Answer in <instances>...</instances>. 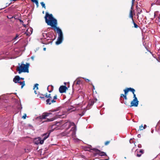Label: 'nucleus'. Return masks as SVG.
Listing matches in <instances>:
<instances>
[{"instance_id":"55","label":"nucleus","mask_w":160,"mask_h":160,"mask_svg":"<svg viewBox=\"0 0 160 160\" xmlns=\"http://www.w3.org/2000/svg\"><path fill=\"white\" fill-rule=\"evenodd\" d=\"M44 13V12L43 11V13Z\"/></svg>"},{"instance_id":"37","label":"nucleus","mask_w":160,"mask_h":160,"mask_svg":"<svg viewBox=\"0 0 160 160\" xmlns=\"http://www.w3.org/2000/svg\"><path fill=\"white\" fill-rule=\"evenodd\" d=\"M90 84H91L92 86V87H93V89H95V87L93 85V84H92V83H90Z\"/></svg>"},{"instance_id":"13","label":"nucleus","mask_w":160,"mask_h":160,"mask_svg":"<svg viewBox=\"0 0 160 160\" xmlns=\"http://www.w3.org/2000/svg\"><path fill=\"white\" fill-rule=\"evenodd\" d=\"M50 133V132H48L47 133L43 134L42 136H43L44 138L42 139V140H43V141L49 137Z\"/></svg>"},{"instance_id":"52","label":"nucleus","mask_w":160,"mask_h":160,"mask_svg":"<svg viewBox=\"0 0 160 160\" xmlns=\"http://www.w3.org/2000/svg\"><path fill=\"white\" fill-rule=\"evenodd\" d=\"M52 112H53V111H56V110H54V111H52Z\"/></svg>"},{"instance_id":"21","label":"nucleus","mask_w":160,"mask_h":160,"mask_svg":"<svg viewBox=\"0 0 160 160\" xmlns=\"http://www.w3.org/2000/svg\"><path fill=\"white\" fill-rule=\"evenodd\" d=\"M55 118H50V119L48 118V119H47V120H46L44 121H43V122H46L52 121L53 120H55Z\"/></svg>"},{"instance_id":"2","label":"nucleus","mask_w":160,"mask_h":160,"mask_svg":"<svg viewBox=\"0 0 160 160\" xmlns=\"http://www.w3.org/2000/svg\"><path fill=\"white\" fill-rule=\"evenodd\" d=\"M18 65L16 68V70L18 72L19 74H20L22 72H29V67L30 64L29 63H26V64L22 63L21 64L18 63Z\"/></svg>"},{"instance_id":"35","label":"nucleus","mask_w":160,"mask_h":160,"mask_svg":"<svg viewBox=\"0 0 160 160\" xmlns=\"http://www.w3.org/2000/svg\"><path fill=\"white\" fill-rule=\"evenodd\" d=\"M57 99V95H56L55 96H54L53 97V99L54 100L55 99Z\"/></svg>"},{"instance_id":"43","label":"nucleus","mask_w":160,"mask_h":160,"mask_svg":"<svg viewBox=\"0 0 160 160\" xmlns=\"http://www.w3.org/2000/svg\"><path fill=\"white\" fill-rule=\"evenodd\" d=\"M138 147L139 148H141V145H140V144L138 145Z\"/></svg>"},{"instance_id":"41","label":"nucleus","mask_w":160,"mask_h":160,"mask_svg":"<svg viewBox=\"0 0 160 160\" xmlns=\"http://www.w3.org/2000/svg\"><path fill=\"white\" fill-rule=\"evenodd\" d=\"M150 56H151V57L152 58V59H154V58L153 57V56L151 55V54H150Z\"/></svg>"},{"instance_id":"34","label":"nucleus","mask_w":160,"mask_h":160,"mask_svg":"<svg viewBox=\"0 0 160 160\" xmlns=\"http://www.w3.org/2000/svg\"><path fill=\"white\" fill-rule=\"evenodd\" d=\"M139 153L141 154V155L143 153V150L142 149H141L139 151Z\"/></svg>"},{"instance_id":"25","label":"nucleus","mask_w":160,"mask_h":160,"mask_svg":"<svg viewBox=\"0 0 160 160\" xmlns=\"http://www.w3.org/2000/svg\"><path fill=\"white\" fill-rule=\"evenodd\" d=\"M45 97L46 98H52V97L51 96V94H49L48 95H47V94H46L45 95Z\"/></svg>"},{"instance_id":"6","label":"nucleus","mask_w":160,"mask_h":160,"mask_svg":"<svg viewBox=\"0 0 160 160\" xmlns=\"http://www.w3.org/2000/svg\"><path fill=\"white\" fill-rule=\"evenodd\" d=\"M138 102L139 101L138 100H136V99H133L131 101L130 105H129L128 104V106H129L130 107H137L138 106Z\"/></svg>"},{"instance_id":"4","label":"nucleus","mask_w":160,"mask_h":160,"mask_svg":"<svg viewBox=\"0 0 160 160\" xmlns=\"http://www.w3.org/2000/svg\"><path fill=\"white\" fill-rule=\"evenodd\" d=\"M91 150L94 151L96 153V154L99 155L100 156H107L105 152L101 151L98 149L93 148L91 149Z\"/></svg>"},{"instance_id":"46","label":"nucleus","mask_w":160,"mask_h":160,"mask_svg":"<svg viewBox=\"0 0 160 160\" xmlns=\"http://www.w3.org/2000/svg\"><path fill=\"white\" fill-rule=\"evenodd\" d=\"M158 18H159V22H160V16H159Z\"/></svg>"},{"instance_id":"1","label":"nucleus","mask_w":160,"mask_h":160,"mask_svg":"<svg viewBox=\"0 0 160 160\" xmlns=\"http://www.w3.org/2000/svg\"><path fill=\"white\" fill-rule=\"evenodd\" d=\"M45 19V22L47 25L53 28V29L55 31H57L58 36L57 41L56 42V44L57 45L60 44L63 40V34L61 30L57 27V20L53 17L52 14H49L47 12H46Z\"/></svg>"},{"instance_id":"32","label":"nucleus","mask_w":160,"mask_h":160,"mask_svg":"<svg viewBox=\"0 0 160 160\" xmlns=\"http://www.w3.org/2000/svg\"><path fill=\"white\" fill-rule=\"evenodd\" d=\"M137 152L138 153L137 154V156L139 157H141L142 155L141 154L139 153L138 152Z\"/></svg>"},{"instance_id":"31","label":"nucleus","mask_w":160,"mask_h":160,"mask_svg":"<svg viewBox=\"0 0 160 160\" xmlns=\"http://www.w3.org/2000/svg\"><path fill=\"white\" fill-rule=\"evenodd\" d=\"M133 94V98L134 99H136V100H138L137 98L136 97V95L135 94V92H134V93H132Z\"/></svg>"},{"instance_id":"10","label":"nucleus","mask_w":160,"mask_h":160,"mask_svg":"<svg viewBox=\"0 0 160 160\" xmlns=\"http://www.w3.org/2000/svg\"><path fill=\"white\" fill-rule=\"evenodd\" d=\"M50 114H51V113H43L42 115L38 117V118L41 119H45L46 117L49 116Z\"/></svg>"},{"instance_id":"17","label":"nucleus","mask_w":160,"mask_h":160,"mask_svg":"<svg viewBox=\"0 0 160 160\" xmlns=\"http://www.w3.org/2000/svg\"><path fill=\"white\" fill-rule=\"evenodd\" d=\"M81 83V82L79 79L76 80L74 82V84H76V85H79Z\"/></svg>"},{"instance_id":"18","label":"nucleus","mask_w":160,"mask_h":160,"mask_svg":"<svg viewBox=\"0 0 160 160\" xmlns=\"http://www.w3.org/2000/svg\"><path fill=\"white\" fill-rule=\"evenodd\" d=\"M97 101L96 99H94V100H92L90 101L89 102V104L90 105V106H92L94 103L95 102Z\"/></svg>"},{"instance_id":"8","label":"nucleus","mask_w":160,"mask_h":160,"mask_svg":"<svg viewBox=\"0 0 160 160\" xmlns=\"http://www.w3.org/2000/svg\"><path fill=\"white\" fill-rule=\"evenodd\" d=\"M67 88L65 86H61L59 89V91L61 93L65 92H66Z\"/></svg>"},{"instance_id":"42","label":"nucleus","mask_w":160,"mask_h":160,"mask_svg":"<svg viewBox=\"0 0 160 160\" xmlns=\"http://www.w3.org/2000/svg\"><path fill=\"white\" fill-rule=\"evenodd\" d=\"M24 79V78L20 77V80H23Z\"/></svg>"},{"instance_id":"7","label":"nucleus","mask_w":160,"mask_h":160,"mask_svg":"<svg viewBox=\"0 0 160 160\" xmlns=\"http://www.w3.org/2000/svg\"><path fill=\"white\" fill-rule=\"evenodd\" d=\"M43 142V140H42L40 137H38L34 140V143L37 145H38L39 144H42Z\"/></svg>"},{"instance_id":"14","label":"nucleus","mask_w":160,"mask_h":160,"mask_svg":"<svg viewBox=\"0 0 160 160\" xmlns=\"http://www.w3.org/2000/svg\"><path fill=\"white\" fill-rule=\"evenodd\" d=\"M32 29L31 28H28L25 32L27 36H29L31 35L32 32Z\"/></svg>"},{"instance_id":"36","label":"nucleus","mask_w":160,"mask_h":160,"mask_svg":"<svg viewBox=\"0 0 160 160\" xmlns=\"http://www.w3.org/2000/svg\"><path fill=\"white\" fill-rule=\"evenodd\" d=\"M57 123H55V124H53V125H52L51 126V128H52L53 127H54V126H56V124Z\"/></svg>"},{"instance_id":"56","label":"nucleus","mask_w":160,"mask_h":160,"mask_svg":"<svg viewBox=\"0 0 160 160\" xmlns=\"http://www.w3.org/2000/svg\"><path fill=\"white\" fill-rule=\"evenodd\" d=\"M121 100L122 101V99H121Z\"/></svg>"},{"instance_id":"33","label":"nucleus","mask_w":160,"mask_h":160,"mask_svg":"<svg viewBox=\"0 0 160 160\" xmlns=\"http://www.w3.org/2000/svg\"><path fill=\"white\" fill-rule=\"evenodd\" d=\"M26 117L27 115L26 114H24V115L22 116V118H23L24 119H26Z\"/></svg>"},{"instance_id":"11","label":"nucleus","mask_w":160,"mask_h":160,"mask_svg":"<svg viewBox=\"0 0 160 160\" xmlns=\"http://www.w3.org/2000/svg\"><path fill=\"white\" fill-rule=\"evenodd\" d=\"M48 99L46 100L47 104H48L50 105L52 103L55 102L56 101L55 100L52 99V98H47Z\"/></svg>"},{"instance_id":"12","label":"nucleus","mask_w":160,"mask_h":160,"mask_svg":"<svg viewBox=\"0 0 160 160\" xmlns=\"http://www.w3.org/2000/svg\"><path fill=\"white\" fill-rule=\"evenodd\" d=\"M13 82L15 83H17L20 81V77L19 76H16L13 79Z\"/></svg>"},{"instance_id":"50","label":"nucleus","mask_w":160,"mask_h":160,"mask_svg":"<svg viewBox=\"0 0 160 160\" xmlns=\"http://www.w3.org/2000/svg\"><path fill=\"white\" fill-rule=\"evenodd\" d=\"M11 1V2H12V3H13V2H12V1Z\"/></svg>"},{"instance_id":"54","label":"nucleus","mask_w":160,"mask_h":160,"mask_svg":"<svg viewBox=\"0 0 160 160\" xmlns=\"http://www.w3.org/2000/svg\"><path fill=\"white\" fill-rule=\"evenodd\" d=\"M51 92V91H49V92Z\"/></svg>"},{"instance_id":"44","label":"nucleus","mask_w":160,"mask_h":160,"mask_svg":"<svg viewBox=\"0 0 160 160\" xmlns=\"http://www.w3.org/2000/svg\"><path fill=\"white\" fill-rule=\"evenodd\" d=\"M22 25H23V26L25 27V28H26V25L25 24H23V23L22 24Z\"/></svg>"},{"instance_id":"47","label":"nucleus","mask_w":160,"mask_h":160,"mask_svg":"<svg viewBox=\"0 0 160 160\" xmlns=\"http://www.w3.org/2000/svg\"><path fill=\"white\" fill-rule=\"evenodd\" d=\"M132 6L133 5H132V6L131 8V10H132V9H133Z\"/></svg>"},{"instance_id":"38","label":"nucleus","mask_w":160,"mask_h":160,"mask_svg":"<svg viewBox=\"0 0 160 160\" xmlns=\"http://www.w3.org/2000/svg\"><path fill=\"white\" fill-rule=\"evenodd\" d=\"M18 20H19L20 22L22 23V24L23 23V21L21 20V19H18Z\"/></svg>"},{"instance_id":"9","label":"nucleus","mask_w":160,"mask_h":160,"mask_svg":"<svg viewBox=\"0 0 160 160\" xmlns=\"http://www.w3.org/2000/svg\"><path fill=\"white\" fill-rule=\"evenodd\" d=\"M123 91H124V93H128L129 91L132 92V93H134V92H135V90L133 88H126Z\"/></svg>"},{"instance_id":"5","label":"nucleus","mask_w":160,"mask_h":160,"mask_svg":"<svg viewBox=\"0 0 160 160\" xmlns=\"http://www.w3.org/2000/svg\"><path fill=\"white\" fill-rule=\"evenodd\" d=\"M128 93H124V94H121L120 95V98H123V99L125 100V101H122L121 102L122 103H124L126 105H128V102H127V100L128 99V98L127 97V95Z\"/></svg>"},{"instance_id":"51","label":"nucleus","mask_w":160,"mask_h":160,"mask_svg":"<svg viewBox=\"0 0 160 160\" xmlns=\"http://www.w3.org/2000/svg\"><path fill=\"white\" fill-rule=\"evenodd\" d=\"M107 67L108 68L109 67V66L108 65H107Z\"/></svg>"},{"instance_id":"30","label":"nucleus","mask_w":160,"mask_h":160,"mask_svg":"<svg viewBox=\"0 0 160 160\" xmlns=\"http://www.w3.org/2000/svg\"><path fill=\"white\" fill-rule=\"evenodd\" d=\"M11 4H12V2H11L10 3H9V4H8V3H6V7H4V8H3L2 9H4V8H6V7H7L8 6H9V5H10Z\"/></svg>"},{"instance_id":"45","label":"nucleus","mask_w":160,"mask_h":160,"mask_svg":"<svg viewBox=\"0 0 160 160\" xmlns=\"http://www.w3.org/2000/svg\"><path fill=\"white\" fill-rule=\"evenodd\" d=\"M132 0V5H133L134 2L135 1V0Z\"/></svg>"},{"instance_id":"48","label":"nucleus","mask_w":160,"mask_h":160,"mask_svg":"<svg viewBox=\"0 0 160 160\" xmlns=\"http://www.w3.org/2000/svg\"><path fill=\"white\" fill-rule=\"evenodd\" d=\"M46 48H43V50L45 51L46 50Z\"/></svg>"},{"instance_id":"23","label":"nucleus","mask_w":160,"mask_h":160,"mask_svg":"<svg viewBox=\"0 0 160 160\" xmlns=\"http://www.w3.org/2000/svg\"><path fill=\"white\" fill-rule=\"evenodd\" d=\"M111 141H106L104 143V145L105 146H107L108 145L110 142Z\"/></svg>"},{"instance_id":"49","label":"nucleus","mask_w":160,"mask_h":160,"mask_svg":"<svg viewBox=\"0 0 160 160\" xmlns=\"http://www.w3.org/2000/svg\"><path fill=\"white\" fill-rule=\"evenodd\" d=\"M31 58H32V59H33V57H31Z\"/></svg>"},{"instance_id":"20","label":"nucleus","mask_w":160,"mask_h":160,"mask_svg":"<svg viewBox=\"0 0 160 160\" xmlns=\"http://www.w3.org/2000/svg\"><path fill=\"white\" fill-rule=\"evenodd\" d=\"M18 83H19L20 85H21V88H22L25 85V82L24 81L22 82H20Z\"/></svg>"},{"instance_id":"15","label":"nucleus","mask_w":160,"mask_h":160,"mask_svg":"<svg viewBox=\"0 0 160 160\" xmlns=\"http://www.w3.org/2000/svg\"><path fill=\"white\" fill-rule=\"evenodd\" d=\"M136 11L137 12V16H138V15L140 14L142 12V10L141 8L138 7V6H136Z\"/></svg>"},{"instance_id":"19","label":"nucleus","mask_w":160,"mask_h":160,"mask_svg":"<svg viewBox=\"0 0 160 160\" xmlns=\"http://www.w3.org/2000/svg\"><path fill=\"white\" fill-rule=\"evenodd\" d=\"M129 17L130 18H131L132 20H133V15L132 14V10H131L129 13Z\"/></svg>"},{"instance_id":"28","label":"nucleus","mask_w":160,"mask_h":160,"mask_svg":"<svg viewBox=\"0 0 160 160\" xmlns=\"http://www.w3.org/2000/svg\"><path fill=\"white\" fill-rule=\"evenodd\" d=\"M19 36V35H18V34H17L16 35V36L15 37H14L12 39L13 40H16L18 38V37Z\"/></svg>"},{"instance_id":"53","label":"nucleus","mask_w":160,"mask_h":160,"mask_svg":"<svg viewBox=\"0 0 160 160\" xmlns=\"http://www.w3.org/2000/svg\"><path fill=\"white\" fill-rule=\"evenodd\" d=\"M140 134H138V136H140Z\"/></svg>"},{"instance_id":"16","label":"nucleus","mask_w":160,"mask_h":160,"mask_svg":"<svg viewBox=\"0 0 160 160\" xmlns=\"http://www.w3.org/2000/svg\"><path fill=\"white\" fill-rule=\"evenodd\" d=\"M38 84L36 83V84L34 86L33 89L34 90V92L36 94H37L38 92L36 90H37L38 89Z\"/></svg>"},{"instance_id":"40","label":"nucleus","mask_w":160,"mask_h":160,"mask_svg":"<svg viewBox=\"0 0 160 160\" xmlns=\"http://www.w3.org/2000/svg\"><path fill=\"white\" fill-rule=\"evenodd\" d=\"M147 126L146 125H144V126L143 127V128L144 129H145L146 128Z\"/></svg>"},{"instance_id":"3","label":"nucleus","mask_w":160,"mask_h":160,"mask_svg":"<svg viewBox=\"0 0 160 160\" xmlns=\"http://www.w3.org/2000/svg\"><path fill=\"white\" fill-rule=\"evenodd\" d=\"M66 123H68L69 124V126L68 128H69L71 126H74L72 128L70 132H72L71 134L72 135V136H73L75 135L76 134V126H75L74 123L67 122Z\"/></svg>"},{"instance_id":"27","label":"nucleus","mask_w":160,"mask_h":160,"mask_svg":"<svg viewBox=\"0 0 160 160\" xmlns=\"http://www.w3.org/2000/svg\"><path fill=\"white\" fill-rule=\"evenodd\" d=\"M16 15H14L12 17H11V18H8V16L7 18L9 19H11L13 18H15V19H17V18H16Z\"/></svg>"},{"instance_id":"29","label":"nucleus","mask_w":160,"mask_h":160,"mask_svg":"<svg viewBox=\"0 0 160 160\" xmlns=\"http://www.w3.org/2000/svg\"><path fill=\"white\" fill-rule=\"evenodd\" d=\"M143 128V126H142V125L139 126V130H142L144 129V128Z\"/></svg>"},{"instance_id":"24","label":"nucleus","mask_w":160,"mask_h":160,"mask_svg":"<svg viewBox=\"0 0 160 160\" xmlns=\"http://www.w3.org/2000/svg\"><path fill=\"white\" fill-rule=\"evenodd\" d=\"M45 95H43L42 94H41L40 95V96H39V98H41L43 99L44 100L45 99L44 96H45Z\"/></svg>"},{"instance_id":"22","label":"nucleus","mask_w":160,"mask_h":160,"mask_svg":"<svg viewBox=\"0 0 160 160\" xmlns=\"http://www.w3.org/2000/svg\"><path fill=\"white\" fill-rule=\"evenodd\" d=\"M132 22L134 24V28H138V26L134 22V20H132Z\"/></svg>"},{"instance_id":"39","label":"nucleus","mask_w":160,"mask_h":160,"mask_svg":"<svg viewBox=\"0 0 160 160\" xmlns=\"http://www.w3.org/2000/svg\"><path fill=\"white\" fill-rule=\"evenodd\" d=\"M85 81L87 82H89L90 81V80L88 79H85Z\"/></svg>"},{"instance_id":"26","label":"nucleus","mask_w":160,"mask_h":160,"mask_svg":"<svg viewBox=\"0 0 160 160\" xmlns=\"http://www.w3.org/2000/svg\"><path fill=\"white\" fill-rule=\"evenodd\" d=\"M40 4L43 8H44L45 9H46L45 4L43 2H41Z\"/></svg>"}]
</instances>
